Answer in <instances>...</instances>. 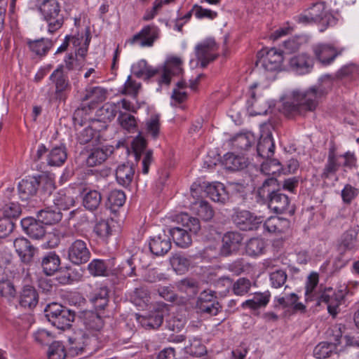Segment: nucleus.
<instances>
[{
  "label": "nucleus",
  "instance_id": "obj_1",
  "mask_svg": "<svg viewBox=\"0 0 359 359\" xmlns=\"http://www.w3.org/2000/svg\"><path fill=\"white\" fill-rule=\"evenodd\" d=\"M256 197L258 202L266 205L274 213H294L290 198L282 192L281 184L274 177H268L262 182L257 189Z\"/></svg>",
  "mask_w": 359,
  "mask_h": 359
},
{
  "label": "nucleus",
  "instance_id": "obj_2",
  "mask_svg": "<svg viewBox=\"0 0 359 359\" xmlns=\"http://www.w3.org/2000/svg\"><path fill=\"white\" fill-rule=\"evenodd\" d=\"M177 222L182 227L175 226L169 229L173 242L180 248H187L191 244V234H196L201 229L199 219L188 213H181L177 216Z\"/></svg>",
  "mask_w": 359,
  "mask_h": 359
},
{
  "label": "nucleus",
  "instance_id": "obj_3",
  "mask_svg": "<svg viewBox=\"0 0 359 359\" xmlns=\"http://www.w3.org/2000/svg\"><path fill=\"white\" fill-rule=\"evenodd\" d=\"M44 313L48 320L53 326L62 330L71 326V323L76 316L74 311L56 302H52L46 305Z\"/></svg>",
  "mask_w": 359,
  "mask_h": 359
},
{
  "label": "nucleus",
  "instance_id": "obj_4",
  "mask_svg": "<svg viewBox=\"0 0 359 359\" xmlns=\"http://www.w3.org/2000/svg\"><path fill=\"white\" fill-rule=\"evenodd\" d=\"M347 293V287L337 291L332 287L325 288L317 297L316 305L320 306L322 303L325 304L328 313L334 318L340 312L339 306L345 302Z\"/></svg>",
  "mask_w": 359,
  "mask_h": 359
},
{
  "label": "nucleus",
  "instance_id": "obj_5",
  "mask_svg": "<svg viewBox=\"0 0 359 359\" xmlns=\"http://www.w3.org/2000/svg\"><path fill=\"white\" fill-rule=\"evenodd\" d=\"M44 20L48 23V32L53 33L63 25L64 18L57 0H43L39 7Z\"/></svg>",
  "mask_w": 359,
  "mask_h": 359
},
{
  "label": "nucleus",
  "instance_id": "obj_6",
  "mask_svg": "<svg viewBox=\"0 0 359 359\" xmlns=\"http://www.w3.org/2000/svg\"><path fill=\"white\" fill-rule=\"evenodd\" d=\"M332 86L333 81L332 77L329 75H325L319 79L317 84L303 91L305 93L304 97L309 103L310 109H316L319 100L331 90Z\"/></svg>",
  "mask_w": 359,
  "mask_h": 359
},
{
  "label": "nucleus",
  "instance_id": "obj_7",
  "mask_svg": "<svg viewBox=\"0 0 359 359\" xmlns=\"http://www.w3.org/2000/svg\"><path fill=\"white\" fill-rule=\"evenodd\" d=\"M70 347L69 353L74 355H78L83 352L87 354H91L95 351L96 346H92V344L97 342V338H91L88 334L83 331L75 333L73 337H69Z\"/></svg>",
  "mask_w": 359,
  "mask_h": 359
},
{
  "label": "nucleus",
  "instance_id": "obj_8",
  "mask_svg": "<svg viewBox=\"0 0 359 359\" xmlns=\"http://www.w3.org/2000/svg\"><path fill=\"white\" fill-rule=\"evenodd\" d=\"M91 253L88 246V239L76 238L69 245L67 258L75 265L87 263L90 259Z\"/></svg>",
  "mask_w": 359,
  "mask_h": 359
},
{
  "label": "nucleus",
  "instance_id": "obj_9",
  "mask_svg": "<svg viewBox=\"0 0 359 359\" xmlns=\"http://www.w3.org/2000/svg\"><path fill=\"white\" fill-rule=\"evenodd\" d=\"M196 308L201 314L216 316L222 309V306L216 296V292L204 290L197 299Z\"/></svg>",
  "mask_w": 359,
  "mask_h": 359
},
{
  "label": "nucleus",
  "instance_id": "obj_10",
  "mask_svg": "<svg viewBox=\"0 0 359 359\" xmlns=\"http://www.w3.org/2000/svg\"><path fill=\"white\" fill-rule=\"evenodd\" d=\"M79 318L86 332H88L91 338H97V333L104 327V322L102 315L97 311L84 310L79 312Z\"/></svg>",
  "mask_w": 359,
  "mask_h": 359
},
{
  "label": "nucleus",
  "instance_id": "obj_11",
  "mask_svg": "<svg viewBox=\"0 0 359 359\" xmlns=\"http://www.w3.org/2000/svg\"><path fill=\"white\" fill-rule=\"evenodd\" d=\"M233 224L242 231H254L262 223V217L245 210L236 209L231 216Z\"/></svg>",
  "mask_w": 359,
  "mask_h": 359
},
{
  "label": "nucleus",
  "instance_id": "obj_12",
  "mask_svg": "<svg viewBox=\"0 0 359 359\" xmlns=\"http://www.w3.org/2000/svg\"><path fill=\"white\" fill-rule=\"evenodd\" d=\"M305 93L301 90L292 92V100L286 101L283 103V111L287 116H292L297 114H303L306 111H314L315 109H310V105L304 99Z\"/></svg>",
  "mask_w": 359,
  "mask_h": 359
},
{
  "label": "nucleus",
  "instance_id": "obj_13",
  "mask_svg": "<svg viewBox=\"0 0 359 359\" xmlns=\"http://www.w3.org/2000/svg\"><path fill=\"white\" fill-rule=\"evenodd\" d=\"M256 65L261 66L266 71L273 72L279 69L283 60L282 53L273 48L270 50L262 49L257 53Z\"/></svg>",
  "mask_w": 359,
  "mask_h": 359
},
{
  "label": "nucleus",
  "instance_id": "obj_14",
  "mask_svg": "<svg viewBox=\"0 0 359 359\" xmlns=\"http://www.w3.org/2000/svg\"><path fill=\"white\" fill-rule=\"evenodd\" d=\"M217 50L216 42L212 39H207L196 46V55L201 62L202 68H205L210 62L217 58V55L214 53Z\"/></svg>",
  "mask_w": 359,
  "mask_h": 359
},
{
  "label": "nucleus",
  "instance_id": "obj_15",
  "mask_svg": "<svg viewBox=\"0 0 359 359\" xmlns=\"http://www.w3.org/2000/svg\"><path fill=\"white\" fill-rule=\"evenodd\" d=\"M158 36L159 29L154 25H149L135 34L129 41L132 44L137 43L141 47H151Z\"/></svg>",
  "mask_w": 359,
  "mask_h": 359
},
{
  "label": "nucleus",
  "instance_id": "obj_16",
  "mask_svg": "<svg viewBox=\"0 0 359 359\" xmlns=\"http://www.w3.org/2000/svg\"><path fill=\"white\" fill-rule=\"evenodd\" d=\"M274 149L272 133L267 126H264L257 145V156L262 158H269L273 156Z\"/></svg>",
  "mask_w": 359,
  "mask_h": 359
},
{
  "label": "nucleus",
  "instance_id": "obj_17",
  "mask_svg": "<svg viewBox=\"0 0 359 359\" xmlns=\"http://www.w3.org/2000/svg\"><path fill=\"white\" fill-rule=\"evenodd\" d=\"M20 224L23 231L32 239L41 240L46 236V227L39 219L27 217L20 221Z\"/></svg>",
  "mask_w": 359,
  "mask_h": 359
},
{
  "label": "nucleus",
  "instance_id": "obj_18",
  "mask_svg": "<svg viewBox=\"0 0 359 359\" xmlns=\"http://www.w3.org/2000/svg\"><path fill=\"white\" fill-rule=\"evenodd\" d=\"M182 60L180 57L177 56L168 57L162 69V74L158 80V85L160 86L163 84L169 86L171 81V76L180 74L182 72Z\"/></svg>",
  "mask_w": 359,
  "mask_h": 359
},
{
  "label": "nucleus",
  "instance_id": "obj_19",
  "mask_svg": "<svg viewBox=\"0 0 359 359\" xmlns=\"http://www.w3.org/2000/svg\"><path fill=\"white\" fill-rule=\"evenodd\" d=\"M243 239L242 234L237 231H228L224 233L222 239L220 255L227 257L236 252L240 248Z\"/></svg>",
  "mask_w": 359,
  "mask_h": 359
},
{
  "label": "nucleus",
  "instance_id": "obj_20",
  "mask_svg": "<svg viewBox=\"0 0 359 359\" xmlns=\"http://www.w3.org/2000/svg\"><path fill=\"white\" fill-rule=\"evenodd\" d=\"M299 297L293 292L284 297H276L274 308L278 309L280 306L283 309L290 308L292 314L297 313H305L306 307L302 302H299Z\"/></svg>",
  "mask_w": 359,
  "mask_h": 359
},
{
  "label": "nucleus",
  "instance_id": "obj_21",
  "mask_svg": "<svg viewBox=\"0 0 359 359\" xmlns=\"http://www.w3.org/2000/svg\"><path fill=\"white\" fill-rule=\"evenodd\" d=\"M41 176L29 177L22 180L18 186L19 196L22 201H27L37 193Z\"/></svg>",
  "mask_w": 359,
  "mask_h": 359
},
{
  "label": "nucleus",
  "instance_id": "obj_22",
  "mask_svg": "<svg viewBox=\"0 0 359 359\" xmlns=\"http://www.w3.org/2000/svg\"><path fill=\"white\" fill-rule=\"evenodd\" d=\"M290 67L297 74L304 75L311 72L313 67V59L306 53L294 55L290 58Z\"/></svg>",
  "mask_w": 359,
  "mask_h": 359
},
{
  "label": "nucleus",
  "instance_id": "obj_23",
  "mask_svg": "<svg viewBox=\"0 0 359 359\" xmlns=\"http://www.w3.org/2000/svg\"><path fill=\"white\" fill-rule=\"evenodd\" d=\"M149 245L152 254L162 256L170 250L172 244L170 237L163 232L151 238Z\"/></svg>",
  "mask_w": 359,
  "mask_h": 359
},
{
  "label": "nucleus",
  "instance_id": "obj_24",
  "mask_svg": "<svg viewBox=\"0 0 359 359\" xmlns=\"http://www.w3.org/2000/svg\"><path fill=\"white\" fill-rule=\"evenodd\" d=\"M137 320L147 330H156L161 326L163 322V311H152L146 315L136 314Z\"/></svg>",
  "mask_w": 359,
  "mask_h": 359
},
{
  "label": "nucleus",
  "instance_id": "obj_25",
  "mask_svg": "<svg viewBox=\"0 0 359 359\" xmlns=\"http://www.w3.org/2000/svg\"><path fill=\"white\" fill-rule=\"evenodd\" d=\"M314 55L316 59L323 65L331 64L341 51L337 50L334 47L327 45H318L313 48Z\"/></svg>",
  "mask_w": 359,
  "mask_h": 359
},
{
  "label": "nucleus",
  "instance_id": "obj_26",
  "mask_svg": "<svg viewBox=\"0 0 359 359\" xmlns=\"http://www.w3.org/2000/svg\"><path fill=\"white\" fill-rule=\"evenodd\" d=\"M205 192L211 200L221 204H225L229 200V193L221 182H215L208 185Z\"/></svg>",
  "mask_w": 359,
  "mask_h": 359
},
{
  "label": "nucleus",
  "instance_id": "obj_27",
  "mask_svg": "<svg viewBox=\"0 0 359 359\" xmlns=\"http://www.w3.org/2000/svg\"><path fill=\"white\" fill-rule=\"evenodd\" d=\"M358 231L354 229H349L341 236L339 248L343 252H355L359 250V241Z\"/></svg>",
  "mask_w": 359,
  "mask_h": 359
},
{
  "label": "nucleus",
  "instance_id": "obj_28",
  "mask_svg": "<svg viewBox=\"0 0 359 359\" xmlns=\"http://www.w3.org/2000/svg\"><path fill=\"white\" fill-rule=\"evenodd\" d=\"M61 264L59 255L54 251L47 252L42 258L41 264L43 273L51 276L57 272Z\"/></svg>",
  "mask_w": 359,
  "mask_h": 359
},
{
  "label": "nucleus",
  "instance_id": "obj_29",
  "mask_svg": "<svg viewBox=\"0 0 359 359\" xmlns=\"http://www.w3.org/2000/svg\"><path fill=\"white\" fill-rule=\"evenodd\" d=\"M264 229L273 233H284L290 228V221L278 217H270L263 224Z\"/></svg>",
  "mask_w": 359,
  "mask_h": 359
},
{
  "label": "nucleus",
  "instance_id": "obj_30",
  "mask_svg": "<svg viewBox=\"0 0 359 359\" xmlns=\"http://www.w3.org/2000/svg\"><path fill=\"white\" fill-rule=\"evenodd\" d=\"M36 216L44 225L58 223L62 218V212L55 207H46L38 211Z\"/></svg>",
  "mask_w": 359,
  "mask_h": 359
},
{
  "label": "nucleus",
  "instance_id": "obj_31",
  "mask_svg": "<svg viewBox=\"0 0 359 359\" xmlns=\"http://www.w3.org/2000/svg\"><path fill=\"white\" fill-rule=\"evenodd\" d=\"M135 170L133 165L129 163H123L116 170V180L118 184L123 187H128L133 181Z\"/></svg>",
  "mask_w": 359,
  "mask_h": 359
},
{
  "label": "nucleus",
  "instance_id": "obj_32",
  "mask_svg": "<svg viewBox=\"0 0 359 359\" xmlns=\"http://www.w3.org/2000/svg\"><path fill=\"white\" fill-rule=\"evenodd\" d=\"M39 301V295L36 289L31 285L23 287L20 297V304L24 308L33 309Z\"/></svg>",
  "mask_w": 359,
  "mask_h": 359
},
{
  "label": "nucleus",
  "instance_id": "obj_33",
  "mask_svg": "<svg viewBox=\"0 0 359 359\" xmlns=\"http://www.w3.org/2000/svg\"><path fill=\"white\" fill-rule=\"evenodd\" d=\"M93 107L91 104H83L77 108L72 116V121L76 130L88 123L90 119V114Z\"/></svg>",
  "mask_w": 359,
  "mask_h": 359
},
{
  "label": "nucleus",
  "instance_id": "obj_34",
  "mask_svg": "<svg viewBox=\"0 0 359 359\" xmlns=\"http://www.w3.org/2000/svg\"><path fill=\"white\" fill-rule=\"evenodd\" d=\"M223 164L226 170L238 171L248 166V161L244 156L228 153L224 156Z\"/></svg>",
  "mask_w": 359,
  "mask_h": 359
},
{
  "label": "nucleus",
  "instance_id": "obj_35",
  "mask_svg": "<svg viewBox=\"0 0 359 359\" xmlns=\"http://www.w3.org/2000/svg\"><path fill=\"white\" fill-rule=\"evenodd\" d=\"M67 158L65 145L53 147L47 155V164L50 166H61Z\"/></svg>",
  "mask_w": 359,
  "mask_h": 359
},
{
  "label": "nucleus",
  "instance_id": "obj_36",
  "mask_svg": "<svg viewBox=\"0 0 359 359\" xmlns=\"http://www.w3.org/2000/svg\"><path fill=\"white\" fill-rule=\"evenodd\" d=\"M271 293L269 291L264 292H255L251 299L242 304L243 307H248L253 310L265 307L269 302Z\"/></svg>",
  "mask_w": 359,
  "mask_h": 359
},
{
  "label": "nucleus",
  "instance_id": "obj_37",
  "mask_svg": "<svg viewBox=\"0 0 359 359\" xmlns=\"http://www.w3.org/2000/svg\"><path fill=\"white\" fill-rule=\"evenodd\" d=\"M341 334L340 331L339 334L335 336V343H328L326 341L320 342L314 348V355L319 359H324L331 356L335 349L336 344L340 343V338Z\"/></svg>",
  "mask_w": 359,
  "mask_h": 359
},
{
  "label": "nucleus",
  "instance_id": "obj_38",
  "mask_svg": "<svg viewBox=\"0 0 359 359\" xmlns=\"http://www.w3.org/2000/svg\"><path fill=\"white\" fill-rule=\"evenodd\" d=\"M170 262L177 273H184L188 271L191 262L190 257L186 256L182 252H177L170 257Z\"/></svg>",
  "mask_w": 359,
  "mask_h": 359
},
{
  "label": "nucleus",
  "instance_id": "obj_39",
  "mask_svg": "<svg viewBox=\"0 0 359 359\" xmlns=\"http://www.w3.org/2000/svg\"><path fill=\"white\" fill-rule=\"evenodd\" d=\"M309 12V16L315 23L320 22H328L330 15L326 11L325 4L324 2L315 3L307 9Z\"/></svg>",
  "mask_w": 359,
  "mask_h": 359
},
{
  "label": "nucleus",
  "instance_id": "obj_40",
  "mask_svg": "<svg viewBox=\"0 0 359 359\" xmlns=\"http://www.w3.org/2000/svg\"><path fill=\"white\" fill-rule=\"evenodd\" d=\"M130 302L136 306L144 308L150 302V293L147 287L142 286L135 288L130 296Z\"/></svg>",
  "mask_w": 359,
  "mask_h": 359
},
{
  "label": "nucleus",
  "instance_id": "obj_41",
  "mask_svg": "<svg viewBox=\"0 0 359 359\" xmlns=\"http://www.w3.org/2000/svg\"><path fill=\"white\" fill-rule=\"evenodd\" d=\"M175 285L179 291L186 293L190 297L196 295L200 289L198 281L191 278L182 279Z\"/></svg>",
  "mask_w": 359,
  "mask_h": 359
},
{
  "label": "nucleus",
  "instance_id": "obj_42",
  "mask_svg": "<svg viewBox=\"0 0 359 359\" xmlns=\"http://www.w3.org/2000/svg\"><path fill=\"white\" fill-rule=\"evenodd\" d=\"M255 142V137L251 133L237 134L232 139V146L240 151H247Z\"/></svg>",
  "mask_w": 359,
  "mask_h": 359
},
{
  "label": "nucleus",
  "instance_id": "obj_43",
  "mask_svg": "<svg viewBox=\"0 0 359 359\" xmlns=\"http://www.w3.org/2000/svg\"><path fill=\"white\" fill-rule=\"evenodd\" d=\"M340 165L341 164L338 161V158L335 154L334 149H330L327 161L321 174V177L323 179L330 178L331 175H334L337 172Z\"/></svg>",
  "mask_w": 359,
  "mask_h": 359
},
{
  "label": "nucleus",
  "instance_id": "obj_44",
  "mask_svg": "<svg viewBox=\"0 0 359 359\" xmlns=\"http://www.w3.org/2000/svg\"><path fill=\"white\" fill-rule=\"evenodd\" d=\"M55 207L61 212V210H69L74 205L75 201L69 193L62 191H59L54 196L53 199Z\"/></svg>",
  "mask_w": 359,
  "mask_h": 359
},
{
  "label": "nucleus",
  "instance_id": "obj_45",
  "mask_svg": "<svg viewBox=\"0 0 359 359\" xmlns=\"http://www.w3.org/2000/svg\"><path fill=\"white\" fill-rule=\"evenodd\" d=\"M27 44L33 53L40 56L45 55L53 45L51 41L44 38L34 41L29 40Z\"/></svg>",
  "mask_w": 359,
  "mask_h": 359
},
{
  "label": "nucleus",
  "instance_id": "obj_46",
  "mask_svg": "<svg viewBox=\"0 0 359 359\" xmlns=\"http://www.w3.org/2000/svg\"><path fill=\"white\" fill-rule=\"evenodd\" d=\"M266 245L263 239L259 238H250L245 245V252L251 257H257L263 254Z\"/></svg>",
  "mask_w": 359,
  "mask_h": 359
},
{
  "label": "nucleus",
  "instance_id": "obj_47",
  "mask_svg": "<svg viewBox=\"0 0 359 359\" xmlns=\"http://www.w3.org/2000/svg\"><path fill=\"white\" fill-rule=\"evenodd\" d=\"M263 159L261 163V171L266 175H273L283 172V166L278 159L271 157Z\"/></svg>",
  "mask_w": 359,
  "mask_h": 359
},
{
  "label": "nucleus",
  "instance_id": "obj_48",
  "mask_svg": "<svg viewBox=\"0 0 359 359\" xmlns=\"http://www.w3.org/2000/svg\"><path fill=\"white\" fill-rule=\"evenodd\" d=\"M107 90L101 87H93L86 90V94L83 100H90V103L93 108L95 103L102 102L106 99Z\"/></svg>",
  "mask_w": 359,
  "mask_h": 359
},
{
  "label": "nucleus",
  "instance_id": "obj_49",
  "mask_svg": "<svg viewBox=\"0 0 359 359\" xmlns=\"http://www.w3.org/2000/svg\"><path fill=\"white\" fill-rule=\"evenodd\" d=\"M109 291L107 287H101L100 291L90 298L95 309L103 310L108 305Z\"/></svg>",
  "mask_w": 359,
  "mask_h": 359
},
{
  "label": "nucleus",
  "instance_id": "obj_50",
  "mask_svg": "<svg viewBox=\"0 0 359 359\" xmlns=\"http://www.w3.org/2000/svg\"><path fill=\"white\" fill-rule=\"evenodd\" d=\"M205 345L198 339H194L191 341L190 344L184 347L186 354L192 357H201L206 353Z\"/></svg>",
  "mask_w": 359,
  "mask_h": 359
},
{
  "label": "nucleus",
  "instance_id": "obj_51",
  "mask_svg": "<svg viewBox=\"0 0 359 359\" xmlns=\"http://www.w3.org/2000/svg\"><path fill=\"white\" fill-rule=\"evenodd\" d=\"M108 149L106 151L102 149H96L93 150L86 159V164L89 167H94L104 162L108 156Z\"/></svg>",
  "mask_w": 359,
  "mask_h": 359
},
{
  "label": "nucleus",
  "instance_id": "obj_52",
  "mask_svg": "<svg viewBox=\"0 0 359 359\" xmlns=\"http://www.w3.org/2000/svg\"><path fill=\"white\" fill-rule=\"evenodd\" d=\"M101 201V195L97 191H90L86 193L83 198V203L86 208L93 210H95Z\"/></svg>",
  "mask_w": 359,
  "mask_h": 359
},
{
  "label": "nucleus",
  "instance_id": "obj_53",
  "mask_svg": "<svg viewBox=\"0 0 359 359\" xmlns=\"http://www.w3.org/2000/svg\"><path fill=\"white\" fill-rule=\"evenodd\" d=\"M48 359H65L67 353L65 346L60 341H53L50 344L47 352Z\"/></svg>",
  "mask_w": 359,
  "mask_h": 359
},
{
  "label": "nucleus",
  "instance_id": "obj_54",
  "mask_svg": "<svg viewBox=\"0 0 359 359\" xmlns=\"http://www.w3.org/2000/svg\"><path fill=\"white\" fill-rule=\"evenodd\" d=\"M76 139L79 144H86L89 143L97 134V131L88 125L81 130H77Z\"/></svg>",
  "mask_w": 359,
  "mask_h": 359
},
{
  "label": "nucleus",
  "instance_id": "obj_55",
  "mask_svg": "<svg viewBox=\"0 0 359 359\" xmlns=\"http://www.w3.org/2000/svg\"><path fill=\"white\" fill-rule=\"evenodd\" d=\"M50 79L55 84L56 88L66 89L68 86V80L63 72V66L58 67L51 74Z\"/></svg>",
  "mask_w": 359,
  "mask_h": 359
},
{
  "label": "nucleus",
  "instance_id": "obj_56",
  "mask_svg": "<svg viewBox=\"0 0 359 359\" xmlns=\"http://www.w3.org/2000/svg\"><path fill=\"white\" fill-rule=\"evenodd\" d=\"M2 212L4 217H8L13 221L20 217L22 209L18 203L11 202L4 205Z\"/></svg>",
  "mask_w": 359,
  "mask_h": 359
},
{
  "label": "nucleus",
  "instance_id": "obj_57",
  "mask_svg": "<svg viewBox=\"0 0 359 359\" xmlns=\"http://www.w3.org/2000/svg\"><path fill=\"white\" fill-rule=\"evenodd\" d=\"M287 275L283 269H278L271 272L269 275L271 285L274 288H280L285 283Z\"/></svg>",
  "mask_w": 359,
  "mask_h": 359
},
{
  "label": "nucleus",
  "instance_id": "obj_58",
  "mask_svg": "<svg viewBox=\"0 0 359 359\" xmlns=\"http://www.w3.org/2000/svg\"><path fill=\"white\" fill-rule=\"evenodd\" d=\"M88 270L90 273L94 276H107V266L102 259H93L88 265Z\"/></svg>",
  "mask_w": 359,
  "mask_h": 359
},
{
  "label": "nucleus",
  "instance_id": "obj_59",
  "mask_svg": "<svg viewBox=\"0 0 359 359\" xmlns=\"http://www.w3.org/2000/svg\"><path fill=\"white\" fill-rule=\"evenodd\" d=\"M147 133L151 135L154 139L158 137L160 131V117L159 115H152L146 122Z\"/></svg>",
  "mask_w": 359,
  "mask_h": 359
},
{
  "label": "nucleus",
  "instance_id": "obj_60",
  "mask_svg": "<svg viewBox=\"0 0 359 359\" xmlns=\"http://www.w3.org/2000/svg\"><path fill=\"white\" fill-rule=\"evenodd\" d=\"M359 190L349 184H346L341 190V198L346 205H350L358 196Z\"/></svg>",
  "mask_w": 359,
  "mask_h": 359
},
{
  "label": "nucleus",
  "instance_id": "obj_61",
  "mask_svg": "<svg viewBox=\"0 0 359 359\" xmlns=\"http://www.w3.org/2000/svg\"><path fill=\"white\" fill-rule=\"evenodd\" d=\"M197 215L204 221H210L214 216L211 205L205 201H201L197 208Z\"/></svg>",
  "mask_w": 359,
  "mask_h": 359
},
{
  "label": "nucleus",
  "instance_id": "obj_62",
  "mask_svg": "<svg viewBox=\"0 0 359 359\" xmlns=\"http://www.w3.org/2000/svg\"><path fill=\"white\" fill-rule=\"evenodd\" d=\"M147 147V141L140 135H137L132 142V149L135 160L138 161L142 156V153Z\"/></svg>",
  "mask_w": 359,
  "mask_h": 359
},
{
  "label": "nucleus",
  "instance_id": "obj_63",
  "mask_svg": "<svg viewBox=\"0 0 359 359\" xmlns=\"http://www.w3.org/2000/svg\"><path fill=\"white\" fill-rule=\"evenodd\" d=\"M0 295L8 299L15 297L16 290L11 280H2L0 281Z\"/></svg>",
  "mask_w": 359,
  "mask_h": 359
},
{
  "label": "nucleus",
  "instance_id": "obj_64",
  "mask_svg": "<svg viewBox=\"0 0 359 359\" xmlns=\"http://www.w3.org/2000/svg\"><path fill=\"white\" fill-rule=\"evenodd\" d=\"M251 283L245 278H238L233 285V291L236 295H243L250 289Z\"/></svg>",
  "mask_w": 359,
  "mask_h": 359
}]
</instances>
